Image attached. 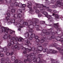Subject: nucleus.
<instances>
[{"instance_id":"0e129e2a","label":"nucleus","mask_w":63,"mask_h":63,"mask_svg":"<svg viewBox=\"0 0 63 63\" xmlns=\"http://www.w3.org/2000/svg\"><path fill=\"white\" fill-rule=\"evenodd\" d=\"M17 45H15L14 47L15 48H17Z\"/></svg>"},{"instance_id":"f704fd0d","label":"nucleus","mask_w":63,"mask_h":63,"mask_svg":"<svg viewBox=\"0 0 63 63\" xmlns=\"http://www.w3.org/2000/svg\"><path fill=\"white\" fill-rule=\"evenodd\" d=\"M43 15H44L45 16H46L47 14V13L46 12H44L43 13Z\"/></svg>"},{"instance_id":"412c9836","label":"nucleus","mask_w":63,"mask_h":63,"mask_svg":"<svg viewBox=\"0 0 63 63\" xmlns=\"http://www.w3.org/2000/svg\"><path fill=\"white\" fill-rule=\"evenodd\" d=\"M16 12V11L15 9H11L10 11V13L11 14H14Z\"/></svg>"},{"instance_id":"3c124183","label":"nucleus","mask_w":63,"mask_h":63,"mask_svg":"<svg viewBox=\"0 0 63 63\" xmlns=\"http://www.w3.org/2000/svg\"><path fill=\"white\" fill-rule=\"evenodd\" d=\"M36 12L37 13V14H39V13H40V11H39L38 10H36Z\"/></svg>"},{"instance_id":"e2e57ef3","label":"nucleus","mask_w":63,"mask_h":63,"mask_svg":"<svg viewBox=\"0 0 63 63\" xmlns=\"http://www.w3.org/2000/svg\"><path fill=\"white\" fill-rule=\"evenodd\" d=\"M53 12L54 13H57V12L56 10H54Z\"/></svg>"},{"instance_id":"49530a36","label":"nucleus","mask_w":63,"mask_h":63,"mask_svg":"<svg viewBox=\"0 0 63 63\" xmlns=\"http://www.w3.org/2000/svg\"><path fill=\"white\" fill-rule=\"evenodd\" d=\"M22 7H26V5L24 4H22Z\"/></svg>"},{"instance_id":"6e6552de","label":"nucleus","mask_w":63,"mask_h":63,"mask_svg":"<svg viewBox=\"0 0 63 63\" xmlns=\"http://www.w3.org/2000/svg\"><path fill=\"white\" fill-rule=\"evenodd\" d=\"M42 32L41 33V35L42 36L44 37V36H45V33L47 32V30L45 29H43L42 31Z\"/></svg>"},{"instance_id":"423d86ee","label":"nucleus","mask_w":63,"mask_h":63,"mask_svg":"<svg viewBox=\"0 0 63 63\" xmlns=\"http://www.w3.org/2000/svg\"><path fill=\"white\" fill-rule=\"evenodd\" d=\"M47 38H44L43 40L41 39V40H40V43H43L44 42H46V43H44V45H47L48 43V42H47Z\"/></svg>"},{"instance_id":"20e7f679","label":"nucleus","mask_w":63,"mask_h":63,"mask_svg":"<svg viewBox=\"0 0 63 63\" xmlns=\"http://www.w3.org/2000/svg\"><path fill=\"white\" fill-rule=\"evenodd\" d=\"M24 24L25 25H27V26H29L30 25H34L33 24V21H29L28 23L27 22H24Z\"/></svg>"},{"instance_id":"4468645a","label":"nucleus","mask_w":63,"mask_h":63,"mask_svg":"<svg viewBox=\"0 0 63 63\" xmlns=\"http://www.w3.org/2000/svg\"><path fill=\"white\" fill-rule=\"evenodd\" d=\"M16 41H18V42H23V39L21 37H20L19 39L16 38Z\"/></svg>"},{"instance_id":"a18cd8bd","label":"nucleus","mask_w":63,"mask_h":63,"mask_svg":"<svg viewBox=\"0 0 63 63\" xmlns=\"http://www.w3.org/2000/svg\"><path fill=\"white\" fill-rule=\"evenodd\" d=\"M18 6L20 7H22V4H19Z\"/></svg>"},{"instance_id":"680f3d73","label":"nucleus","mask_w":63,"mask_h":63,"mask_svg":"<svg viewBox=\"0 0 63 63\" xmlns=\"http://www.w3.org/2000/svg\"><path fill=\"white\" fill-rule=\"evenodd\" d=\"M16 25H17L19 27L20 26V24L19 23L17 24H16Z\"/></svg>"},{"instance_id":"4c0bfd02","label":"nucleus","mask_w":63,"mask_h":63,"mask_svg":"<svg viewBox=\"0 0 63 63\" xmlns=\"http://www.w3.org/2000/svg\"><path fill=\"white\" fill-rule=\"evenodd\" d=\"M51 63H55V61L54 60H51Z\"/></svg>"},{"instance_id":"2f4dec72","label":"nucleus","mask_w":63,"mask_h":63,"mask_svg":"<svg viewBox=\"0 0 63 63\" xmlns=\"http://www.w3.org/2000/svg\"><path fill=\"white\" fill-rule=\"evenodd\" d=\"M18 17H19V18L20 17H22V15L19 14H18Z\"/></svg>"},{"instance_id":"13d9d810","label":"nucleus","mask_w":63,"mask_h":63,"mask_svg":"<svg viewBox=\"0 0 63 63\" xmlns=\"http://www.w3.org/2000/svg\"><path fill=\"white\" fill-rule=\"evenodd\" d=\"M52 3L53 4V3H55V0H52Z\"/></svg>"},{"instance_id":"5701e85b","label":"nucleus","mask_w":63,"mask_h":63,"mask_svg":"<svg viewBox=\"0 0 63 63\" xmlns=\"http://www.w3.org/2000/svg\"><path fill=\"white\" fill-rule=\"evenodd\" d=\"M14 18L15 19H16V18H18V15L17 14H15L14 15Z\"/></svg>"},{"instance_id":"c9c22d12","label":"nucleus","mask_w":63,"mask_h":63,"mask_svg":"<svg viewBox=\"0 0 63 63\" xmlns=\"http://www.w3.org/2000/svg\"><path fill=\"white\" fill-rule=\"evenodd\" d=\"M45 21H40V23L41 24H43L44 23H45Z\"/></svg>"},{"instance_id":"9d476101","label":"nucleus","mask_w":63,"mask_h":63,"mask_svg":"<svg viewBox=\"0 0 63 63\" xmlns=\"http://www.w3.org/2000/svg\"><path fill=\"white\" fill-rule=\"evenodd\" d=\"M55 38V36L54 35H49L48 37V40H51L52 39H54Z\"/></svg>"},{"instance_id":"6e6d98bb","label":"nucleus","mask_w":63,"mask_h":63,"mask_svg":"<svg viewBox=\"0 0 63 63\" xmlns=\"http://www.w3.org/2000/svg\"><path fill=\"white\" fill-rule=\"evenodd\" d=\"M60 37L61 38V39H63V35H60Z\"/></svg>"},{"instance_id":"603ef678","label":"nucleus","mask_w":63,"mask_h":63,"mask_svg":"<svg viewBox=\"0 0 63 63\" xmlns=\"http://www.w3.org/2000/svg\"><path fill=\"white\" fill-rule=\"evenodd\" d=\"M12 39L13 41H14L15 40V38L14 37H13L12 38Z\"/></svg>"},{"instance_id":"1a4fd4ad","label":"nucleus","mask_w":63,"mask_h":63,"mask_svg":"<svg viewBox=\"0 0 63 63\" xmlns=\"http://www.w3.org/2000/svg\"><path fill=\"white\" fill-rule=\"evenodd\" d=\"M1 61H4L5 62H7V61H8L9 60V58H7L5 59V58L3 57L1 59Z\"/></svg>"},{"instance_id":"de8ad7c7","label":"nucleus","mask_w":63,"mask_h":63,"mask_svg":"<svg viewBox=\"0 0 63 63\" xmlns=\"http://www.w3.org/2000/svg\"><path fill=\"white\" fill-rule=\"evenodd\" d=\"M10 33L11 34H12L13 33V31L12 30L10 31Z\"/></svg>"},{"instance_id":"c03bdc74","label":"nucleus","mask_w":63,"mask_h":63,"mask_svg":"<svg viewBox=\"0 0 63 63\" xmlns=\"http://www.w3.org/2000/svg\"><path fill=\"white\" fill-rule=\"evenodd\" d=\"M15 63H18L19 62V61H18V60H17L15 61Z\"/></svg>"},{"instance_id":"0eeeda50","label":"nucleus","mask_w":63,"mask_h":63,"mask_svg":"<svg viewBox=\"0 0 63 63\" xmlns=\"http://www.w3.org/2000/svg\"><path fill=\"white\" fill-rule=\"evenodd\" d=\"M43 52H46L48 54L50 53V52H52V50H51V49H49V50H48V49L46 48H45L44 49H43Z\"/></svg>"},{"instance_id":"09e8293b","label":"nucleus","mask_w":63,"mask_h":63,"mask_svg":"<svg viewBox=\"0 0 63 63\" xmlns=\"http://www.w3.org/2000/svg\"><path fill=\"white\" fill-rule=\"evenodd\" d=\"M14 44H15V45H17L18 44L17 42L16 41L14 42Z\"/></svg>"},{"instance_id":"58836bf2","label":"nucleus","mask_w":63,"mask_h":63,"mask_svg":"<svg viewBox=\"0 0 63 63\" xmlns=\"http://www.w3.org/2000/svg\"><path fill=\"white\" fill-rule=\"evenodd\" d=\"M15 5V3H11L10 4V6L11 7H13V6H14L13 5Z\"/></svg>"},{"instance_id":"f3484780","label":"nucleus","mask_w":63,"mask_h":63,"mask_svg":"<svg viewBox=\"0 0 63 63\" xmlns=\"http://www.w3.org/2000/svg\"><path fill=\"white\" fill-rule=\"evenodd\" d=\"M28 4L29 5H27V7L29 8L30 11H32V7H31V5H30L29 3H28Z\"/></svg>"},{"instance_id":"052dcab7","label":"nucleus","mask_w":63,"mask_h":63,"mask_svg":"<svg viewBox=\"0 0 63 63\" xmlns=\"http://www.w3.org/2000/svg\"><path fill=\"white\" fill-rule=\"evenodd\" d=\"M9 16H8L6 17V19H9Z\"/></svg>"},{"instance_id":"5fc2aeb1","label":"nucleus","mask_w":63,"mask_h":63,"mask_svg":"<svg viewBox=\"0 0 63 63\" xmlns=\"http://www.w3.org/2000/svg\"><path fill=\"white\" fill-rule=\"evenodd\" d=\"M8 36L9 38H11V37H12V36L10 35H8Z\"/></svg>"},{"instance_id":"39448f33","label":"nucleus","mask_w":63,"mask_h":63,"mask_svg":"<svg viewBox=\"0 0 63 63\" xmlns=\"http://www.w3.org/2000/svg\"><path fill=\"white\" fill-rule=\"evenodd\" d=\"M7 43H9L7 45L8 47H11L12 45L14 44V42L13 41H11V39H9L8 40Z\"/></svg>"},{"instance_id":"393cba45","label":"nucleus","mask_w":63,"mask_h":63,"mask_svg":"<svg viewBox=\"0 0 63 63\" xmlns=\"http://www.w3.org/2000/svg\"><path fill=\"white\" fill-rule=\"evenodd\" d=\"M6 3H10L12 1V0H6Z\"/></svg>"},{"instance_id":"7ed1b4c3","label":"nucleus","mask_w":63,"mask_h":63,"mask_svg":"<svg viewBox=\"0 0 63 63\" xmlns=\"http://www.w3.org/2000/svg\"><path fill=\"white\" fill-rule=\"evenodd\" d=\"M2 32H5L6 33V35H7L8 34V32L9 31V29L8 28H6L5 29L3 27L2 28Z\"/></svg>"},{"instance_id":"6ab92c4d","label":"nucleus","mask_w":63,"mask_h":63,"mask_svg":"<svg viewBox=\"0 0 63 63\" xmlns=\"http://www.w3.org/2000/svg\"><path fill=\"white\" fill-rule=\"evenodd\" d=\"M60 35H59L58 36H57L56 38V39L57 41H60L61 40V38H60Z\"/></svg>"},{"instance_id":"f03ea898","label":"nucleus","mask_w":63,"mask_h":63,"mask_svg":"<svg viewBox=\"0 0 63 63\" xmlns=\"http://www.w3.org/2000/svg\"><path fill=\"white\" fill-rule=\"evenodd\" d=\"M59 23H55L54 24H50L49 25V26H53L54 27H55V28L56 29V28H57V29L58 30H59L60 31L61 30V28H58V26H59Z\"/></svg>"},{"instance_id":"a19ab883","label":"nucleus","mask_w":63,"mask_h":63,"mask_svg":"<svg viewBox=\"0 0 63 63\" xmlns=\"http://www.w3.org/2000/svg\"><path fill=\"white\" fill-rule=\"evenodd\" d=\"M12 59L13 60H15V59H16V58H15V57L14 56H13L12 57Z\"/></svg>"},{"instance_id":"69168bd1","label":"nucleus","mask_w":63,"mask_h":63,"mask_svg":"<svg viewBox=\"0 0 63 63\" xmlns=\"http://www.w3.org/2000/svg\"><path fill=\"white\" fill-rule=\"evenodd\" d=\"M18 63H23V62H21V61H19Z\"/></svg>"},{"instance_id":"37998d69","label":"nucleus","mask_w":63,"mask_h":63,"mask_svg":"<svg viewBox=\"0 0 63 63\" xmlns=\"http://www.w3.org/2000/svg\"><path fill=\"white\" fill-rule=\"evenodd\" d=\"M31 49H32V50L34 51L35 50V47H32Z\"/></svg>"},{"instance_id":"ea45409f","label":"nucleus","mask_w":63,"mask_h":63,"mask_svg":"<svg viewBox=\"0 0 63 63\" xmlns=\"http://www.w3.org/2000/svg\"><path fill=\"white\" fill-rule=\"evenodd\" d=\"M6 54V55H7V56H9V55H10V52H7Z\"/></svg>"},{"instance_id":"bb28decb","label":"nucleus","mask_w":63,"mask_h":63,"mask_svg":"<svg viewBox=\"0 0 63 63\" xmlns=\"http://www.w3.org/2000/svg\"><path fill=\"white\" fill-rule=\"evenodd\" d=\"M8 36H7V35H6L4 36L3 38L4 39H8Z\"/></svg>"},{"instance_id":"4be33fe9","label":"nucleus","mask_w":63,"mask_h":63,"mask_svg":"<svg viewBox=\"0 0 63 63\" xmlns=\"http://www.w3.org/2000/svg\"><path fill=\"white\" fill-rule=\"evenodd\" d=\"M55 18L56 19H59L61 18V16H59L57 15H56L55 16Z\"/></svg>"},{"instance_id":"2eb2a0df","label":"nucleus","mask_w":63,"mask_h":63,"mask_svg":"<svg viewBox=\"0 0 63 63\" xmlns=\"http://www.w3.org/2000/svg\"><path fill=\"white\" fill-rule=\"evenodd\" d=\"M25 51L23 52V53H27V51H31V49H29L28 48H25Z\"/></svg>"},{"instance_id":"8fccbe9b","label":"nucleus","mask_w":63,"mask_h":63,"mask_svg":"<svg viewBox=\"0 0 63 63\" xmlns=\"http://www.w3.org/2000/svg\"><path fill=\"white\" fill-rule=\"evenodd\" d=\"M34 37L35 39H38L39 38V37L38 36H35Z\"/></svg>"},{"instance_id":"e433bc0d","label":"nucleus","mask_w":63,"mask_h":63,"mask_svg":"<svg viewBox=\"0 0 63 63\" xmlns=\"http://www.w3.org/2000/svg\"><path fill=\"white\" fill-rule=\"evenodd\" d=\"M33 37L31 36V37H29L28 39H29V40H32V39H33Z\"/></svg>"},{"instance_id":"7c9ffc66","label":"nucleus","mask_w":63,"mask_h":63,"mask_svg":"<svg viewBox=\"0 0 63 63\" xmlns=\"http://www.w3.org/2000/svg\"><path fill=\"white\" fill-rule=\"evenodd\" d=\"M10 21H11V22H15V19H12L11 20L10 19Z\"/></svg>"},{"instance_id":"c85d7f7f","label":"nucleus","mask_w":63,"mask_h":63,"mask_svg":"<svg viewBox=\"0 0 63 63\" xmlns=\"http://www.w3.org/2000/svg\"><path fill=\"white\" fill-rule=\"evenodd\" d=\"M22 12V11L20 9L19 10L18 12H17V13H18V14H20Z\"/></svg>"},{"instance_id":"dca6fc26","label":"nucleus","mask_w":63,"mask_h":63,"mask_svg":"<svg viewBox=\"0 0 63 63\" xmlns=\"http://www.w3.org/2000/svg\"><path fill=\"white\" fill-rule=\"evenodd\" d=\"M33 24H34V25H33V26H35L36 28H39V25H36V22H34L33 21L32 22Z\"/></svg>"},{"instance_id":"cd10ccee","label":"nucleus","mask_w":63,"mask_h":63,"mask_svg":"<svg viewBox=\"0 0 63 63\" xmlns=\"http://www.w3.org/2000/svg\"><path fill=\"white\" fill-rule=\"evenodd\" d=\"M49 35V34H50V33L49 32H46L45 33V35Z\"/></svg>"},{"instance_id":"4d7b16f0","label":"nucleus","mask_w":63,"mask_h":63,"mask_svg":"<svg viewBox=\"0 0 63 63\" xmlns=\"http://www.w3.org/2000/svg\"><path fill=\"white\" fill-rule=\"evenodd\" d=\"M47 10L49 12H51V11H52V10L50 9H48Z\"/></svg>"},{"instance_id":"b1692460","label":"nucleus","mask_w":63,"mask_h":63,"mask_svg":"<svg viewBox=\"0 0 63 63\" xmlns=\"http://www.w3.org/2000/svg\"><path fill=\"white\" fill-rule=\"evenodd\" d=\"M37 6L38 7V8H39V9L41 11L42 10H45V9L43 8V7H39V5H38Z\"/></svg>"},{"instance_id":"338daca9","label":"nucleus","mask_w":63,"mask_h":63,"mask_svg":"<svg viewBox=\"0 0 63 63\" xmlns=\"http://www.w3.org/2000/svg\"><path fill=\"white\" fill-rule=\"evenodd\" d=\"M27 44H29V43H30V41H27Z\"/></svg>"},{"instance_id":"aec40b11","label":"nucleus","mask_w":63,"mask_h":63,"mask_svg":"<svg viewBox=\"0 0 63 63\" xmlns=\"http://www.w3.org/2000/svg\"><path fill=\"white\" fill-rule=\"evenodd\" d=\"M1 50L2 51H1V52H3L4 50L5 52H7V48L6 47L4 48L3 49H2Z\"/></svg>"},{"instance_id":"a211bd4d","label":"nucleus","mask_w":63,"mask_h":63,"mask_svg":"<svg viewBox=\"0 0 63 63\" xmlns=\"http://www.w3.org/2000/svg\"><path fill=\"white\" fill-rule=\"evenodd\" d=\"M26 38H28L29 36V34L28 32L25 33L24 34Z\"/></svg>"},{"instance_id":"79ce46f5","label":"nucleus","mask_w":63,"mask_h":63,"mask_svg":"<svg viewBox=\"0 0 63 63\" xmlns=\"http://www.w3.org/2000/svg\"><path fill=\"white\" fill-rule=\"evenodd\" d=\"M14 5H16V6H18V4L16 2H15V3Z\"/></svg>"},{"instance_id":"ddd939ff","label":"nucleus","mask_w":63,"mask_h":63,"mask_svg":"<svg viewBox=\"0 0 63 63\" xmlns=\"http://www.w3.org/2000/svg\"><path fill=\"white\" fill-rule=\"evenodd\" d=\"M42 50H39V49H37L36 51H35L33 52V53L35 54H37L38 52V53H40L41 52Z\"/></svg>"},{"instance_id":"774afa93","label":"nucleus","mask_w":63,"mask_h":63,"mask_svg":"<svg viewBox=\"0 0 63 63\" xmlns=\"http://www.w3.org/2000/svg\"><path fill=\"white\" fill-rule=\"evenodd\" d=\"M61 42L62 44V46H63V40H62Z\"/></svg>"},{"instance_id":"473e14b6","label":"nucleus","mask_w":63,"mask_h":63,"mask_svg":"<svg viewBox=\"0 0 63 63\" xmlns=\"http://www.w3.org/2000/svg\"><path fill=\"white\" fill-rule=\"evenodd\" d=\"M51 50H52V52H50V53H51V52H52V53H56V51H55V50L53 51L51 49Z\"/></svg>"},{"instance_id":"864d4df0","label":"nucleus","mask_w":63,"mask_h":63,"mask_svg":"<svg viewBox=\"0 0 63 63\" xmlns=\"http://www.w3.org/2000/svg\"><path fill=\"white\" fill-rule=\"evenodd\" d=\"M14 54V52H12L11 53H10V55H12L13 54Z\"/></svg>"},{"instance_id":"a878e982","label":"nucleus","mask_w":63,"mask_h":63,"mask_svg":"<svg viewBox=\"0 0 63 63\" xmlns=\"http://www.w3.org/2000/svg\"><path fill=\"white\" fill-rule=\"evenodd\" d=\"M29 32H32H32H34V31L32 29H31L29 30Z\"/></svg>"},{"instance_id":"f8f14e48","label":"nucleus","mask_w":63,"mask_h":63,"mask_svg":"<svg viewBox=\"0 0 63 63\" xmlns=\"http://www.w3.org/2000/svg\"><path fill=\"white\" fill-rule=\"evenodd\" d=\"M34 56L32 55H29L27 56V57H30L31 58L32 60H34L36 59V58L33 57Z\"/></svg>"},{"instance_id":"9b49d317","label":"nucleus","mask_w":63,"mask_h":63,"mask_svg":"<svg viewBox=\"0 0 63 63\" xmlns=\"http://www.w3.org/2000/svg\"><path fill=\"white\" fill-rule=\"evenodd\" d=\"M36 41L37 43H36V44L38 46V47H42V46H40V44H39V43H40V40L38 39H37L36 40Z\"/></svg>"},{"instance_id":"c756f323","label":"nucleus","mask_w":63,"mask_h":63,"mask_svg":"<svg viewBox=\"0 0 63 63\" xmlns=\"http://www.w3.org/2000/svg\"><path fill=\"white\" fill-rule=\"evenodd\" d=\"M35 35L34 33L32 34L31 35V37H32L33 38L34 37H35Z\"/></svg>"},{"instance_id":"f257e3e1","label":"nucleus","mask_w":63,"mask_h":63,"mask_svg":"<svg viewBox=\"0 0 63 63\" xmlns=\"http://www.w3.org/2000/svg\"><path fill=\"white\" fill-rule=\"evenodd\" d=\"M62 0H58L57 3H56L55 5L57 6V7H61V6H63V3L61 2V1Z\"/></svg>"},{"instance_id":"72a5a7b5","label":"nucleus","mask_w":63,"mask_h":63,"mask_svg":"<svg viewBox=\"0 0 63 63\" xmlns=\"http://www.w3.org/2000/svg\"><path fill=\"white\" fill-rule=\"evenodd\" d=\"M4 55L3 54H0V56L1 57H4Z\"/></svg>"},{"instance_id":"bf43d9fd","label":"nucleus","mask_w":63,"mask_h":63,"mask_svg":"<svg viewBox=\"0 0 63 63\" xmlns=\"http://www.w3.org/2000/svg\"><path fill=\"white\" fill-rule=\"evenodd\" d=\"M7 15L8 16H10V14L9 13H8L7 14Z\"/></svg>"}]
</instances>
